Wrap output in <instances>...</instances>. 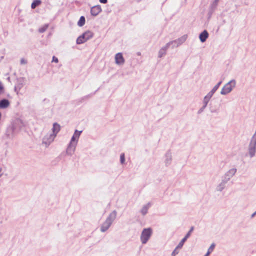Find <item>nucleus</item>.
<instances>
[{
    "label": "nucleus",
    "mask_w": 256,
    "mask_h": 256,
    "mask_svg": "<svg viewBox=\"0 0 256 256\" xmlns=\"http://www.w3.org/2000/svg\"><path fill=\"white\" fill-rule=\"evenodd\" d=\"M116 216V212L114 211L112 212L108 218H107L106 220L102 224L101 226V231L104 232L106 231L111 225L113 220H114Z\"/></svg>",
    "instance_id": "obj_1"
},
{
    "label": "nucleus",
    "mask_w": 256,
    "mask_h": 256,
    "mask_svg": "<svg viewBox=\"0 0 256 256\" xmlns=\"http://www.w3.org/2000/svg\"><path fill=\"white\" fill-rule=\"evenodd\" d=\"M152 234V230L150 228H144L140 236V240L142 244H146L150 237Z\"/></svg>",
    "instance_id": "obj_2"
},
{
    "label": "nucleus",
    "mask_w": 256,
    "mask_h": 256,
    "mask_svg": "<svg viewBox=\"0 0 256 256\" xmlns=\"http://www.w3.org/2000/svg\"><path fill=\"white\" fill-rule=\"evenodd\" d=\"M236 82L234 81H230L226 84L222 88L221 94H226L229 93L232 90V87L234 86Z\"/></svg>",
    "instance_id": "obj_3"
},
{
    "label": "nucleus",
    "mask_w": 256,
    "mask_h": 256,
    "mask_svg": "<svg viewBox=\"0 0 256 256\" xmlns=\"http://www.w3.org/2000/svg\"><path fill=\"white\" fill-rule=\"evenodd\" d=\"M81 132H82V131H78L77 130H76L75 131L74 134L72 138L70 144L67 149L68 152H69L70 150L71 149H72V150L73 151L74 150V148H73L72 146V144L73 142H75V141L76 142L75 143L76 144V143Z\"/></svg>",
    "instance_id": "obj_4"
},
{
    "label": "nucleus",
    "mask_w": 256,
    "mask_h": 256,
    "mask_svg": "<svg viewBox=\"0 0 256 256\" xmlns=\"http://www.w3.org/2000/svg\"><path fill=\"white\" fill-rule=\"evenodd\" d=\"M60 126L57 123L54 124L52 128L54 134H50L49 142H51L54 140V138L56 136V134L60 130Z\"/></svg>",
    "instance_id": "obj_5"
},
{
    "label": "nucleus",
    "mask_w": 256,
    "mask_h": 256,
    "mask_svg": "<svg viewBox=\"0 0 256 256\" xmlns=\"http://www.w3.org/2000/svg\"><path fill=\"white\" fill-rule=\"evenodd\" d=\"M115 62L117 64H122L124 62V59L122 53H118L115 56Z\"/></svg>",
    "instance_id": "obj_6"
},
{
    "label": "nucleus",
    "mask_w": 256,
    "mask_h": 256,
    "mask_svg": "<svg viewBox=\"0 0 256 256\" xmlns=\"http://www.w3.org/2000/svg\"><path fill=\"white\" fill-rule=\"evenodd\" d=\"M89 34L90 33H83V34L82 36H80L78 38V39L76 40L77 44H80L84 43L85 42H86L88 38V37H86V36H88Z\"/></svg>",
    "instance_id": "obj_7"
},
{
    "label": "nucleus",
    "mask_w": 256,
    "mask_h": 256,
    "mask_svg": "<svg viewBox=\"0 0 256 256\" xmlns=\"http://www.w3.org/2000/svg\"><path fill=\"white\" fill-rule=\"evenodd\" d=\"M102 11L100 6H96L91 8L90 13L94 16H97Z\"/></svg>",
    "instance_id": "obj_8"
},
{
    "label": "nucleus",
    "mask_w": 256,
    "mask_h": 256,
    "mask_svg": "<svg viewBox=\"0 0 256 256\" xmlns=\"http://www.w3.org/2000/svg\"><path fill=\"white\" fill-rule=\"evenodd\" d=\"M256 142L251 141L249 148V152L250 155V156H252L254 155V154L256 152Z\"/></svg>",
    "instance_id": "obj_9"
},
{
    "label": "nucleus",
    "mask_w": 256,
    "mask_h": 256,
    "mask_svg": "<svg viewBox=\"0 0 256 256\" xmlns=\"http://www.w3.org/2000/svg\"><path fill=\"white\" fill-rule=\"evenodd\" d=\"M10 105V102L8 100L4 99L0 101V108H5Z\"/></svg>",
    "instance_id": "obj_10"
},
{
    "label": "nucleus",
    "mask_w": 256,
    "mask_h": 256,
    "mask_svg": "<svg viewBox=\"0 0 256 256\" xmlns=\"http://www.w3.org/2000/svg\"><path fill=\"white\" fill-rule=\"evenodd\" d=\"M208 36V33H200V38L202 42H204Z\"/></svg>",
    "instance_id": "obj_11"
},
{
    "label": "nucleus",
    "mask_w": 256,
    "mask_h": 256,
    "mask_svg": "<svg viewBox=\"0 0 256 256\" xmlns=\"http://www.w3.org/2000/svg\"><path fill=\"white\" fill-rule=\"evenodd\" d=\"M85 24V18L84 16H80L78 22V25L80 26H82Z\"/></svg>",
    "instance_id": "obj_12"
},
{
    "label": "nucleus",
    "mask_w": 256,
    "mask_h": 256,
    "mask_svg": "<svg viewBox=\"0 0 256 256\" xmlns=\"http://www.w3.org/2000/svg\"><path fill=\"white\" fill-rule=\"evenodd\" d=\"M41 3L40 0H34L32 4L31 7L32 8H34L36 6L40 5Z\"/></svg>",
    "instance_id": "obj_13"
},
{
    "label": "nucleus",
    "mask_w": 256,
    "mask_h": 256,
    "mask_svg": "<svg viewBox=\"0 0 256 256\" xmlns=\"http://www.w3.org/2000/svg\"><path fill=\"white\" fill-rule=\"evenodd\" d=\"M148 207L149 206H146L142 208L141 212L143 215H144L147 213Z\"/></svg>",
    "instance_id": "obj_14"
},
{
    "label": "nucleus",
    "mask_w": 256,
    "mask_h": 256,
    "mask_svg": "<svg viewBox=\"0 0 256 256\" xmlns=\"http://www.w3.org/2000/svg\"><path fill=\"white\" fill-rule=\"evenodd\" d=\"M215 247V244H212L208 250V254H210L214 250Z\"/></svg>",
    "instance_id": "obj_15"
},
{
    "label": "nucleus",
    "mask_w": 256,
    "mask_h": 256,
    "mask_svg": "<svg viewBox=\"0 0 256 256\" xmlns=\"http://www.w3.org/2000/svg\"><path fill=\"white\" fill-rule=\"evenodd\" d=\"M221 84V82H219L217 84H216L212 88V92H215L218 89V88H219L220 84Z\"/></svg>",
    "instance_id": "obj_16"
},
{
    "label": "nucleus",
    "mask_w": 256,
    "mask_h": 256,
    "mask_svg": "<svg viewBox=\"0 0 256 256\" xmlns=\"http://www.w3.org/2000/svg\"><path fill=\"white\" fill-rule=\"evenodd\" d=\"M120 160L122 164H124L125 160L124 154H122L120 156Z\"/></svg>",
    "instance_id": "obj_17"
},
{
    "label": "nucleus",
    "mask_w": 256,
    "mask_h": 256,
    "mask_svg": "<svg viewBox=\"0 0 256 256\" xmlns=\"http://www.w3.org/2000/svg\"><path fill=\"white\" fill-rule=\"evenodd\" d=\"M186 240H184V238L182 239V240H181V242L179 243L178 247V248H181L183 244H184V243L185 242Z\"/></svg>",
    "instance_id": "obj_18"
},
{
    "label": "nucleus",
    "mask_w": 256,
    "mask_h": 256,
    "mask_svg": "<svg viewBox=\"0 0 256 256\" xmlns=\"http://www.w3.org/2000/svg\"><path fill=\"white\" fill-rule=\"evenodd\" d=\"M52 62H54L56 63H58V58H56V56H54L52 57Z\"/></svg>",
    "instance_id": "obj_19"
},
{
    "label": "nucleus",
    "mask_w": 256,
    "mask_h": 256,
    "mask_svg": "<svg viewBox=\"0 0 256 256\" xmlns=\"http://www.w3.org/2000/svg\"><path fill=\"white\" fill-rule=\"evenodd\" d=\"M191 233L188 232L186 236L184 238V240H186L187 238L190 236Z\"/></svg>",
    "instance_id": "obj_20"
},
{
    "label": "nucleus",
    "mask_w": 256,
    "mask_h": 256,
    "mask_svg": "<svg viewBox=\"0 0 256 256\" xmlns=\"http://www.w3.org/2000/svg\"><path fill=\"white\" fill-rule=\"evenodd\" d=\"M214 93V92H212V91L211 90L206 96H208V97L211 98Z\"/></svg>",
    "instance_id": "obj_21"
},
{
    "label": "nucleus",
    "mask_w": 256,
    "mask_h": 256,
    "mask_svg": "<svg viewBox=\"0 0 256 256\" xmlns=\"http://www.w3.org/2000/svg\"><path fill=\"white\" fill-rule=\"evenodd\" d=\"M214 93V92H212V91L211 90L206 96H208V97L211 98Z\"/></svg>",
    "instance_id": "obj_22"
},
{
    "label": "nucleus",
    "mask_w": 256,
    "mask_h": 256,
    "mask_svg": "<svg viewBox=\"0 0 256 256\" xmlns=\"http://www.w3.org/2000/svg\"><path fill=\"white\" fill-rule=\"evenodd\" d=\"M210 98L208 97V96H206L204 98V101L206 103V104L208 103V101Z\"/></svg>",
    "instance_id": "obj_23"
},
{
    "label": "nucleus",
    "mask_w": 256,
    "mask_h": 256,
    "mask_svg": "<svg viewBox=\"0 0 256 256\" xmlns=\"http://www.w3.org/2000/svg\"><path fill=\"white\" fill-rule=\"evenodd\" d=\"M27 62L24 58H22L20 60L21 64H26Z\"/></svg>",
    "instance_id": "obj_24"
},
{
    "label": "nucleus",
    "mask_w": 256,
    "mask_h": 256,
    "mask_svg": "<svg viewBox=\"0 0 256 256\" xmlns=\"http://www.w3.org/2000/svg\"><path fill=\"white\" fill-rule=\"evenodd\" d=\"M47 28H48V26H44L42 28V30H40V32H44V31L46 30V29H47Z\"/></svg>",
    "instance_id": "obj_25"
},
{
    "label": "nucleus",
    "mask_w": 256,
    "mask_h": 256,
    "mask_svg": "<svg viewBox=\"0 0 256 256\" xmlns=\"http://www.w3.org/2000/svg\"><path fill=\"white\" fill-rule=\"evenodd\" d=\"M252 141L256 142V131L254 134V136L252 137Z\"/></svg>",
    "instance_id": "obj_26"
},
{
    "label": "nucleus",
    "mask_w": 256,
    "mask_h": 256,
    "mask_svg": "<svg viewBox=\"0 0 256 256\" xmlns=\"http://www.w3.org/2000/svg\"><path fill=\"white\" fill-rule=\"evenodd\" d=\"M165 51H166V50L164 48H162V49L160 50V54H165Z\"/></svg>",
    "instance_id": "obj_27"
},
{
    "label": "nucleus",
    "mask_w": 256,
    "mask_h": 256,
    "mask_svg": "<svg viewBox=\"0 0 256 256\" xmlns=\"http://www.w3.org/2000/svg\"><path fill=\"white\" fill-rule=\"evenodd\" d=\"M2 90H3V86H2L1 82H0V93H1L2 92Z\"/></svg>",
    "instance_id": "obj_28"
},
{
    "label": "nucleus",
    "mask_w": 256,
    "mask_h": 256,
    "mask_svg": "<svg viewBox=\"0 0 256 256\" xmlns=\"http://www.w3.org/2000/svg\"><path fill=\"white\" fill-rule=\"evenodd\" d=\"M99 0L101 3H102V4H106L107 2V0Z\"/></svg>",
    "instance_id": "obj_29"
},
{
    "label": "nucleus",
    "mask_w": 256,
    "mask_h": 256,
    "mask_svg": "<svg viewBox=\"0 0 256 256\" xmlns=\"http://www.w3.org/2000/svg\"><path fill=\"white\" fill-rule=\"evenodd\" d=\"M194 227H193V226H192V227L190 228V230H189V232H190V233H192V232L193 231V230H194Z\"/></svg>",
    "instance_id": "obj_30"
},
{
    "label": "nucleus",
    "mask_w": 256,
    "mask_h": 256,
    "mask_svg": "<svg viewBox=\"0 0 256 256\" xmlns=\"http://www.w3.org/2000/svg\"><path fill=\"white\" fill-rule=\"evenodd\" d=\"M2 168H0V178L2 176Z\"/></svg>",
    "instance_id": "obj_31"
},
{
    "label": "nucleus",
    "mask_w": 256,
    "mask_h": 256,
    "mask_svg": "<svg viewBox=\"0 0 256 256\" xmlns=\"http://www.w3.org/2000/svg\"><path fill=\"white\" fill-rule=\"evenodd\" d=\"M210 254H208V252H206V254H205L204 256H208Z\"/></svg>",
    "instance_id": "obj_32"
}]
</instances>
